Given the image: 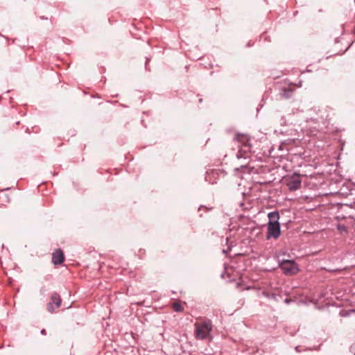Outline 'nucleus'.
Wrapping results in <instances>:
<instances>
[{"label":"nucleus","instance_id":"f257e3e1","mask_svg":"<svg viewBox=\"0 0 355 355\" xmlns=\"http://www.w3.org/2000/svg\"><path fill=\"white\" fill-rule=\"evenodd\" d=\"M269 222L268 224L267 239L274 238L277 239L281 233L280 225L278 222L279 215L278 212L268 214Z\"/></svg>","mask_w":355,"mask_h":355},{"label":"nucleus","instance_id":"f03ea898","mask_svg":"<svg viewBox=\"0 0 355 355\" xmlns=\"http://www.w3.org/2000/svg\"><path fill=\"white\" fill-rule=\"evenodd\" d=\"M194 335L198 340H204L209 337L212 330V324L210 320H206L202 322H196L194 324Z\"/></svg>","mask_w":355,"mask_h":355},{"label":"nucleus","instance_id":"7ed1b4c3","mask_svg":"<svg viewBox=\"0 0 355 355\" xmlns=\"http://www.w3.org/2000/svg\"><path fill=\"white\" fill-rule=\"evenodd\" d=\"M280 268L287 275H293L298 272L297 265L291 260H284L280 263Z\"/></svg>","mask_w":355,"mask_h":355},{"label":"nucleus","instance_id":"20e7f679","mask_svg":"<svg viewBox=\"0 0 355 355\" xmlns=\"http://www.w3.org/2000/svg\"><path fill=\"white\" fill-rule=\"evenodd\" d=\"M286 183L288 189L291 191L298 189L301 187V180L297 174L286 179Z\"/></svg>","mask_w":355,"mask_h":355},{"label":"nucleus","instance_id":"39448f33","mask_svg":"<svg viewBox=\"0 0 355 355\" xmlns=\"http://www.w3.org/2000/svg\"><path fill=\"white\" fill-rule=\"evenodd\" d=\"M61 304V299L60 295L54 293L51 297L50 302L48 304L47 309L49 312L52 313L54 311L55 308H59Z\"/></svg>","mask_w":355,"mask_h":355},{"label":"nucleus","instance_id":"423d86ee","mask_svg":"<svg viewBox=\"0 0 355 355\" xmlns=\"http://www.w3.org/2000/svg\"><path fill=\"white\" fill-rule=\"evenodd\" d=\"M234 139L237 142L240 143L244 148V149H242L241 150L245 153L250 150V146L248 144L249 137L248 135L244 134H236L234 137Z\"/></svg>","mask_w":355,"mask_h":355},{"label":"nucleus","instance_id":"0eeeda50","mask_svg":"<svg viewBox=\"0 0 355 355\" xmlns=\"http://www.w3.org/2000/svg\"><path fill=\"white\" fill-rule=\"evenodd\" d=\"M64 256L61 250H58L52 254V261L55 265L60 264L64 261Z\"/></svg>","mask_w":355,"mask_h":355},{"label":"nucleus","instance_id":"6e6552de","mask_svg":"<svg viewBox=\"0 0 355 355\" xmlns=\"http://www.w3.org/2000/svg\"><path fill=\"white\" fill-rule=\"evenodd\" d=\"M173 308L174 311H175L177 312H182L184 310L182 306L179 302L173 303Z\"/></svg>","mask_w":355,"mask_h":355},{"label":"nucleus","instance_id":"1a4fd4ad","mask_svg":"<svg viewBox=\"0 0 355 355\" xmlns=\"http://www.w3.org/2000/svg\"><path fill=\"white\" fill-rule=\"evenodd\" d=\"M42 334L43 335H45L46 334V331L45 329H42V331H41Z\"/></svg>","mask_w":355,"mask_h":355},{"label":"nucleus","instance_id":"9d476101","mask_svg":"<svg viewBox=\"0 0 355 355\" xmlns=\"http://www.w3.org/2000/svg\"><path fill=\"white\" fill-rule=\"evenodd\" d=\"M354 355H355V354H354Z\"/></svg>","mask_w":355,"mask_h":355}]
</instances>
